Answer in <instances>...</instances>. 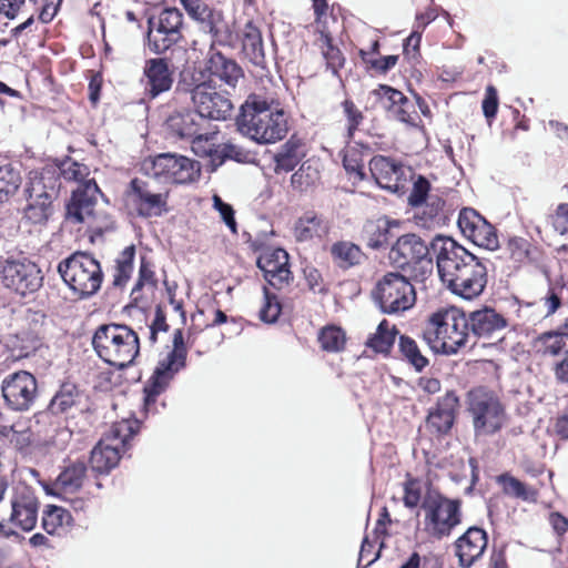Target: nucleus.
<instances>
[{
  "instance_id": "obj_1",
  "label": "nucleus",
  "mask_w": 568,
  "mask_h": 568,
  "mask_svg": "<svg viewBox=\"0 0 568 568\" xmlns=\"http://www.w3.org/2000/svg\"><path fill=\"white\" fill-rule=\"evenodd\" d=\"M237 130L260 144L275 143L287 133V118L280 103L261 94H250L240 108Z\"/></svg>"
},
{
  "instance_id": "obj_2",
  "label": "nucleus",
  "mask_w": 568,
  "mask_h": 568,
  "mask_svg": "<svg viewBox=\"0 0 568 568\" xmlns=\"http://www.w3.org/2000/svg\"><path fill=\"white\" fill-rule=\"evenodd\" d=\"M92 346L104 363L120 371L131 366L140 354V338L125 324L100 325L93 334Z\"/></svg>"
},
{
  "instance_id": "obj_3",
  "label": "nucleus",
  "mask_w": 568,
  "mask_h": 568,
  "mask_svg": "<svg viewBox=\"0 0 568 568\" xmlns=\"http://www.w3.org/2000/svg\"><path fill=\"white\" fill-rule=\"evenodd\" d=\"M430 251L432 242L428 244L422 236L415 233L398 234L387 258L393 267L407 274L414 282L423 283L434 270Z\"/></svg>"
},
{
  "instance_id": "obj_4",
  "label": "nucleus",
  "mask_w": 568,
  "mask_h": 568,
  "mask_svg": "<svg viewBox=\"0 0 568 568\" xmlns=\"http://www.w3.org/2000/svg\"><path fill=\"white\" fill-rule=\"evenodd\" d=\"M61 189L59 170L45 166L40 172H32L24 189L28 204L24 216L33 224H44L53 213V201Z\"/></svg>"
},
{
  "instance_id": "obj_5",
  "label": "nucleus",
  "mask_w": 568,
  "mask_h": 568,
  "mask_svg": "<svg viewBox=\"0 0 568 568\" xmlns=\"http://www.w3.org/2000/svg\"><path fill=\"white\" fill-rule=\"evenodd\" d=\"M140 430L138 419H123L113 424L109 435L101 439L91 450V470L99 475L109 474L118 466L122 453L130 446V439Z\"/></svg>"
},
{
  "instance_id": "obj_6",
  "label": "nucleus",
  "mask_w": 568,
  "mask_h": 568,
  "mask_svg": "<svg viewBox=\"0 0 568 568\" xmlns=\"http://www.w3.org/2000/svg\"><path fill=\"white\" fill-rule=\"evenodd\" d=\"M63 282L79 298L94 295L101 287L103 273L100 263L84 252H77L58 264Z\"/></svg>"
},
{
  "instance_id": "obj_7",
  "label": "nucleus",
  "mask_w": 568,
  "mask_h": 568,
  "mask_svg": "<svg viewBox=\"0 0 568 568\" xmlns=\"http://www.w3.org/2000/svg\"><path fill=\"white\" fill-rule=\"evenodd\" d=\"M425 513L424 529L435 539L450 536L462 524V501L450 499L435 489H428L422 501Z\"/></svg>"
},
{
  "instance_id": "obj_8",
  "label": "nucleus",
  "mask_w": 568,
  "mask_h": 568,
  "mask_svg": "<svg viewBox=\"0 0 568 568\" xmlns=\"http://www.w3.org/2000/svg\"><path fill=\"white\" fill-rule=\"evenodd\" d=\"M413 278L403 272H387L376 283L372 296L379 311L393 315L412 308L416 302Z\"/></svg>"
},
{
  "instance_id": "obj_9",
  "label": "nucleus",
  "mask_w": 568,
  "mask_h": 568,
  "mask_svg": "<svg viewBox=\"0 0 568 568\" xmlns=\"http://www.w3.org/2000/svg\"><path fill=\"white\" fill-rule=\"evenodd\" d=\"M468 413L476 437L495 435L506 422L504 405L493 392L484 387L468 393Z\"/></svg>"
},
{
  "instance_id": "obj_10",
  "label": "nucleus",
  "mask_w": 568,
  "mask_h": 568,
  "mask_svg": "<svg viewBox=\"0 0 568 568\" xmlns=\"http://www.w3.org/2000/svg\"><path fill=\"white\" fill-rule=\"evenodd\" d=\"M2 284L20 297H32L43 286L40 266L26 256L8 257L1 268Z\"/></svg>"
},
{
  "instance_id": "obj_11",
  "label": "nucleus",
  "mask_w": 568,
  "mask_h": 568,
  "mask_svg": "<svg viewBox=\"0 0 568 568\" xmlns=\"http://www.w3.org/2000/svg\"><path fill=\"white\" fill-rule=\"evenodd\" d=\"M143 171L159 183L185 184L200 175L196 161L176 153H161L144 161Z\"/></svg>"
},
{
  "instance_id": "obj_12",
  "label": "nucleus",
  "mask_w": 568,
  "mask_h": 568,
  "mask_svg": "<svg viewBox=\"0 0 568 568\" xmlns=\"http://www.w3.org/2000/svg\"><path fill=\"white\" fill-rule=\"evenodd\" d=\"M183 14L176 8H165L148 18V45L154 54L165 53L182 39Z\"/></svg>"
},
{
  "instance_id": "obj_13",
  "label": "nucleus",
  "mask_w": 568,
  "mask_h": 568,
  "mask_svg": "<svg viewBox=\"0 0 568 568\" xmlns=\"http://www.w3.org/2000/svg\"><path fill=\"white\" fill-rule=\"evenodd\" d=\"M185 366L186 357L172 352H169L163 359L159 361L143 388V412L145 415L158 412L155 406L158 396L168 389L175 375Z\"/></svg>"
},
{
  "instance_id": "obj_14",
  "label": "nucleus",
  "mask_w": 568,
  "mask_h": 568,
  "mask_svg": "<svg viewBox=\"0 0 568 568\" xmlns=\"http://www.w3.org/2000/svg\"><path fill=\"white\" fill-rule=\"evenodd\" d=\"M432 251L436 254L438 274L444 283L479 258L454 239L443 235L432 240Z\"/></svg>"
},
{
  "instance_id": "obj_15",
  "label": "nucleus",
  "mask_w": 568,
  "mask_h": 568,
  "mask_svg": "<svg viewBox=\"0 0 568 568\" xmlns=\"http://www.w3.org/2000/svg\"><path fill=\"white\" fill-rule=\"evenodd\" d=\"M81 397V390L75 384L63 383L50 400L48 408L34 415V426L38 427L37 433L45 438H51L59 424L57 417L77 406Z\"/></svg>"
},
{
  "instance_id": "obj_16",
  "label": "nucleus",
  "mask_w": 568,
  "mask_h": 568,
  "mask_svg": "<svg viewBox=\"0 0 568 568\" xmlns=\"http://www.w3.org/2000/svg\"><path fill=\"white\" fill-rule=\"evenodd\" d=\"M1 393L8 408L16 412L29 410L38 396L36 377L27 371L7 375L1 383Z\"/></svg>"
},
{
  "instance_id": "obj_17",
  "label": "nucleus",
  "mask_w": 568,
  "mask_h": 568,
  "mask_svg": "<svg viewBox=\"0 0 568 568\" xmlns=\"http://www.w3.org/2000/svg\"><path fill=\"white\" fill-rule=\"evenodd\" d=\"M186 12L197 23L202 32L211 36V50L215 44L233 45V31L221 10L210 7L203 0H199Z\"/></svg>"
},
{
  "instance_id": "obj_18",
  "label": "nucleus",
  "mask_w": 568,
  "mask_h": 568,
  "mask_svg": "<svg viewBox=\"0 0 568 568\" xmlns=\"http://www.w3.org/2000/svg\"><path fill=\"white\" fill-rule=\"evenodd\" d=\"M193 105L206 122L209 120L225 121L234 111L229 91L221 90L211 80L201 83L195 92Z\"/></svg>"
},
{
  "instance_id": "obj_19",
  "label": "nucleus",
  "mask_w": 568,
  "mask_h": 568,
  "mask_svg": "<svg viewBox=\"0 0 568 568\" xmlns=\"http://www.w3.org/2000/svg\"><path fill=\"white\" fill-rule=\"evenodd\" d=\"M144 100H154L169 92L174 83V68L166 58H150L144 61L139 80Z\"/></svg>"
},
{
  "instance_id": "obj_20",
  "label": "nucleus",
  "mask_w": 568,
  "mask_h": 568,
  "mask_svg": "<svg viewBox=\"0 0 568 568\" xmlns=\"http://www.w3.org/2000/svg\"><path fill=\"white\" fill-rule=\"evenodd\" d=\"M9 523L23 531H31L38 523L40 503L32 487L19 484L10 496Z\"/></svg>"
},
{
  "instance_id": "obj_21",
  "label": "nucleus",
  "mask_w": 568,
  "mask_h": 568,
  "mask_svg": "<svg viewBox=\"0 0 568 568\" xmlns=\"http://www.w3.org/2000/svg\"><path fill=\"white\" fill-rule=\"evenodd\" d=\"M462 233L475 245L494 251L499 247L495 227L476 210L464 207L458 216Z\"/></svg>"
},
{
  "instance_id": "obj_22",
  "label": "nucleus",
  "mask_w": 568,
  "mask_h": 568,
  "mask_svg": "<svg viewBox=\"0 0 568 568\" xmlns=\"http://www.w3.org/2000/svg\"><path fill=\"white\" fill-rule=\"evenodd\" d=\"M452 293L471 300L479 296L487 285V266L483 258H477L467 267L445 282Z\"/></svg>"
},
{
  "instance_id": "obj_23",
  "label": "nucleus",
  "mask_w": 568,
  "mask_h": 568,
  "mask_svg": "<svg viewBox=\"0 0 568 568\" xmlns=\"http://www.w3.org/2000/svg\"><path fill=\"white\" fill-rule=\"evenodd\" d=\"M98 196H103L94 179L80 183L72 191L71 199L67 204V219L73 223H85L89 219H95L94 206Z\"/></svg>"
},
{
  "instance_id": "obj_24",
  "label": "nucleus",
  "mask_w": 568,
  "mask_h": 568,
  "mask_svg": "<svg viewBox=\"0 0 568 568\" xmlns=\"http://www.w3.org/2000/svg\"><path fill=\"white\" fill-rule=\"evenodd\" d=\"M467 318L475 345L480 338H499L501 331L507 326V320L488 306L467 312Z\"/></svg>"
},
{
  "instance_id": "obj_25",
  "label": "nucleus",
  "mask_w": 568,
  "mask_h": 568,
  "mask_svg": "<svg viewBox=\"0 0 568 568\" xmlns=\"http://www.w3.org/2000/svg\"><path fill=\"white\" fill-rule=\"evenodd\" d=\"M132 192V204L141 217L162 216L166 211L168 195L155 193L150 190L149 184L139 179L130 182Z\"/></svg>"
},
{
  "instance_id": "obj_26",
  "label": "nucleus",
  "mask_w": 568,
  "mask_h": 568,
  "mask_svg": "<svg viewBox=\"0 0 568 568\" xmlns=\"http://www.w3.org/2000/svg\"><path fill=\"white\" fill-rule=\"evenodd\" d=\"M459 398L454 390H448L439 397L434 408H430L426 418L427 428L437 434L446 435L454 426Z\"/></svg>"
},
{
  "instance_id": "obj_27",
  "label": "nucleus",
  "mask_w": 568,
  "mask_h": 568,
  "mask_svg": "<svg viewBox=\"0 0 568 568\" xmlns=\"http://www.w3.org/2000/svg\"><path fill=\"white\" fill-rule=\"evenodd\" d=\"M487 542V534L484 529L476 526L469 527L455 542L459 565L464 568L470 567L483 555Z\"/></svg>"
},
{
  "instance_id": "obj_28",
  "label": "nucleus",
  "mask_w": 568,
  "mask_h": 568,
  "mask_svg": "<svg viewBox=\"0 0 568 568\" xmlns=\"http://www.w3.org/2000/svg\"><path fill=\"white\" fill-rule=\"evenodd\" d=\"M399 221L383 216L375 221H368L364 225L363 236L369 248L381 250L387 246L390 247L399 234Z\"/></svg>"
},
{
  "instance_id": "obj_29",
  "label": "nucleus",
  "mask_w": 568,
  "mask_h": 568,
  "mask_svg": "<svg viewBox=\"0 0 568 568\" xmlns=\"http://www.w3.org/2000/svg\"><path fill=\"white\" fill-rule=\"evenodd\" d=\"M206 69L210 74L230 89H235L240 80L244 78L242 67L231 58H227L220 51L210 49V55L206 60Z\"/></svg>"
},
{
  "instance_id": "obj_30",
  "label": "nucleus",
  "mask_w": 568,
  "mask_h": 568,
  "mask_svg": "<svg viewBox=\"0 0 568 568\" xmlns=\"http://www.w3.org/2000/svg\"><path fill=\"white\" fill-rule=\"evenodd\" d=\"M369 170L382 189L396 193L403 187L400 181L404 175V169L400 163L389 158L377 155L371 160Z\"/></svg>"
},
{
  "instance_id": "obj_31",
  "label": "nucleus",
  "mask_w": 568,
  "mask_h": 568,
  "mask_svg": "<svg viewBox=\"0 0 568 568\" xmlns=\"http://www.w3.org/2000/svg\"><path fill=\"white\" fill-rule=\"evenodd\" d=\"M209 125L202 115L194 110H183L172 113L166 120L168 130L179 139L191 140Z\"/></svg>"
},
{
  "instance_id": "obj_32",
  "label": "nucleus",
  "mask_w": 568,
  "mask_h": 568,
  "mask_svg": "<svg viewBox=\"0 0 568 568\" xmlns=\"http://www.w3.org/2000/svg\"><path fill=\"white\" fill-rule=\"evenodd\" d=\"M429 325L434 327L436 336L447 334V329L456 333H470L467 312L456 306L434 313L429 318Z\"/></svg>"
},
{
  "instance_id": "obj_33",
  "label": "nucleus",
  "mask_w": 568,
  "mask_h": 568,
  "mask_svg": "<svg viewBox=\"0 0 568 568\" xmlns=\"http://www.w3.org/2000/svg\"><path fill=\"white\" fill-rule=\"evenodd\" d=\"M87 464L83 459L70 460L58 475L53 487L55 495L78 493L87 480Z\"/></svg>"
},
{
  "instance_id": "obj_34",
  "label": "nucleus",
  "mask_w": 568,
  "mask_h": 568,
  "mask_svg": "<svg viewBox=\"0 0 568 568\" xmlns=\"http://www.w3.org/2000/svg\"><path fill=\"white\" fill-rule=\"evenodd\" d=\"M331 230L329 221L314 211L305 212L294 225V237L297 242H310L325 237Z\"/></svg>"
},
{
  "instance_id": "obj_35",
  "label": "nucleus",
  "mask_w": 568,
  "mask_h": 568,
  "mask_svg": "<svg viewBox=\"0 0 568 568\" xmlns=\"http://www.w3.org/2000/svg\"><path fill=\"white\" fill-rule=\"evenodd\" d=\"M242 53L253 65L266 69V57L261 30L252 22L241 31Z\"/></svg>"
},
{
  "instance_id": "obj_36",
  "label": "nucleus",
  "mask_w": 568,
  "mask_h": 568,
  "mask_svg": "<svg viewBox=\"0 0 568 568\" xmlns=\"http://www.w3.org/2000/svg\"><path fill=\"white\" fill-rule=\"evenodd\" d=\"M334 263L342 270L359 265L365 258L362 248L351 241H337L329 248Z\"/></svg>"
},
{
  "instance_id": "obj_37",
  "label": "nucleus",
  "mask_w": 568,
  "mask_h": 568,
  "mask_svg": "<svg viewBox=\"0 0 568 568\" xmlns=\"http://www.w3.org/2000/svg\"><path fill=\"white\" fill-rule=\"evenodd\" d=\"M39 334L32 329H21L9 336L7 346L17 358H26L36 353L41 346Z\"/></svg>"
},
{
  "instance_id": "obj_38",
  "label": "nucleus",
  "mask_w": 568,
  "mask_h": 568,
  "mask_svg": "<svg viewBox=\"0 0 568 568\" xmlns=\"http://www.w3.org/2000/svg\"><path fill=\"white\" fill-rule=\"evenodd\" d=\"M538 342L542 346L545 355L558 356L568 354V323L557 329L548 331L539 335Z\"/></svg>"
},
{
  "instance_id": "obj_39",
  "label": "nucleus",
  "mask_w": 568,
  "mask_h": 568,
  "mask_svg": "<svg viewBox=\"0 0 568 568\" xmlns=\"http://www.w3.org/2000/svg\"><path fill=\"white\" fill-rule=\"evenodd\" d=\"M398 331L396 326H390L387 320H383L367 342L366 346L376 353L388 354L393 347Z\"/></svg>"
},
{
  "instance_id": "obj_40",
  "label": "nucleus",
  "mask_w": 568,
  "mask_h": 568,
  "mask_svg": "<svg viewBox=\"0 0 568 568\" xmlns=\"http://www.w3.org/2000/svg\"><path fill=\"white\" fill-rule=\"evenodd\" d=\"M217 132L211 131L206 126L200 131V134L192 138L191 149L201 158H210L211 163L214 166L216 162V153L220 145L216 144Z\"/></svg>"
},
{
  "instance_id": "obj_41",
  "label": "nucleus",
  "mask_w": 568,
  "mask_h": 568,
  "mask_svg": "<svg viewBox=\"0 0 568 568\" xmlns=\"http://www.w3.org/2000/svg\"><path fill=\"white\" fill-rule=\"evenodd\" d=\"M301 144L298 141L290 139L274 155L275 172H291L293 171L301 161L300 150Z\"/></svg>"
},
{
  "instance_id": "obj_42",
  "label": "nucleus",
  "mask_w": 568,
  "mask_h": 568,
  "mask_svg": "<svg viewBox=\"0 0 568 568\" xmlns=\"http://www.w3.org/2000/svg\"><path fill=\"white\" fill-rule=\"evenodd\" d=\"M73 518L69 510L55 506L48 505L42 515V528L49 534H58L60 528L72 525Z\"/></svg>"
},
{
  "instance_id": "obj_43",
  "label": "nucleus",
  "mask_w": 568,
  "mask_h": 568,
  "mask_svg": "<svg viewBox=\"0 0 568 568\" xmlns=\"http://www.w3.org/2000/svg\"><path fill=\"white\" fill-rule=\"evenodd\" d=\"M398 349L402 358L406 361L418 373L428 366L429 361L424 356L416 341L407 335H400L398 338Z\"/></svg>"
},
{
  "instance_id": "obj_44",
  "label": "nucleus",
  "mask_w": 568,
  "mask_h": 568,
  "mask_svg": "<svg viewBox=\"0 0 568 568\" xmlns=\"http://www.w3.org/2000/svg\"><path fill=\"white\" fill-rule=\"evenodd\" d=\"M22 178L19 169L11 163L0 165V203L7 202L16 194L21 185Z\"/></svg>"
},
{
  "instance_id": "obj_45",
  "label": "nucleus",
  "mask_w": 568,
  "mask_h": 568,
  "mask_svg": "<svg viewBox=\"0 0 568 568\" xmlns=\"http://www.w3.org/2000/svg\"><path fill=\"white\" fill-rule=\"evenodd\" d=\"M257 267L263 272V276L272 275L282 270L290 268L288 254L283 248H274L262 253L257 261Z\"/></svg>"
},
{
  "instance_id": "obj_46",
  "label": "nucleus",
  "mask_w": 568,
  "mask_h": 568,
  "mask_svg": "<svg viewBox=\"0 0 568 568\" xmlns=\"http://www.w3.org/2000/svg\"><path fill=\"white\" fill-rule=\"evenodd\" d=\"M436 341L440 342L442 353L445 355H454L463 348L471 349L475 347L471 333H456L447 329V334L436 336Z\"/></svg>"
},
{
  "instance_id": "obj_47",
  "label": "nucleus",
  "mask_w": 568,
  "mask_h": 568,
  "mask_svg": "<svg viewBox=\"0 0 568 568\" xmlns=\"http://www.w3.org/2000/svg\"><path fill=\"white\" fill-rule=\"evenodd\" d=\"M497 483L503 486V490L506 495L525 500L535 501L537 491L529 489L524 483L516 477L505 473L497 477Z\"/></svg>"
},
{
  "instance_id": "obj_48",
  "label": "nucleus",
  "mask_w": 568,
  "mask_h": 568,
  "mask_svg": "<svg viewBox=\"0 0 568 568\" xmlns=\"http://www.w3.org/2000/svg\"><path fill=\"white\" fill-rule=\"evenodd\" d=\"M53 166L59 170V181L63 178L67 181L77 182L79 185L90 180L88 179L90 169L83 163L73 161L71 158H65L58 165Z\"/></svg>"
},
{
  "instance_id": "obj_49",
  "label": "nucleus",
  "mask_w": 568,
  "mask_h": 568,
  "mask_svg": "<svg viewBox=\"0 0 568 568\" xmlns=\"http://www.w3.org/2000/svg\"><path fill=\"white\" fill-rule=\"evenodd\" d=\"M135 247L133 245L125 247L116 260L115 273L113 275V285L124 286L133 272V261Z\"/></svg>"
},
{
  "instance_id": "obj_50",
  "label": "nucleus",
  "mask_w": 568,
  "mask_h": 568,
  "mask_svg": "<svg viewBox=\"0 0 568 568\" xmlns=\"http://www.w3.org/2000/svg\"><path fill=\"white\" fill-rule=\"evenodd\" d=\"M317 41L321 43L323 55L326 60L327 68L332 70L334 75L338 74V70L343 68L345 58L341 50L333 45L332 38L328 33L321 31Z\"/></svg>"
},
{
  "instance_id": "obj_51",
  "label": "nucleus",
  "mask_w": 568,
  "mask_h": 568,
  "mask_svg": "<svg viewBox=\"0 0 568 568\" xmlns=\"http://www.w3.org/2000/svg\"><path fill=\"white\" fill-rule=\"evenodd\" d=\"M318 342L324 351L337 353L344 348L346 336L341 327L326 326L321 329L318 334Z\"/></svg>"
},
{
  "instance_id": "obj_52",
  "label": "nucleus",
  "mask_w": 568,
  "mask_h": 568,
  "mask_svg": "<svg viewBox=\"0 0 568 568\" xmlns=\"http://www.w3.org/2000/svg\"><path fill=\"white\" fill-rule=\"evenodd\" d=\"M372 94L381 102L382 106L390 114L398 103H406V95L387 84H379Z\"/></svg>"
},
{
  "instance_id": "obj_53",
  "label": "nucleus",
  "mask_w": 568,
  "mask_h": 568,
  "mask_svg": "<svg viewBox=\"0 0 568 568\" xmlns=\"http://www.w3.org/2000/svg\"><path fill=\"white\" fill-rule=\"evenodd\" d=\"M264 304L260 311V318L267 324L275 323L281 314L282 306L276 294L271 293L267 286L263 287Z\"/></svg>"
},
{
  "instance_id": "obj_54",
  "label": "nucleus",
  "mask_w": 568,
  "mask_h": 568,
  "mask_svg": "<svg viewBox=\"0 0 568 568\" xmlns=\"http://www.w3.org/2000/svg\"><path fill=\"white\" fill-rule=\"evenodd\" d=\"M359 55H361L363 62L369 69H373L383 74L388 72L392 68H394L398 61V55H395V54L378 57V58H371V53L366 52L364 49L359 50Z\"/></svg>"
},
{
  "instance_id": "obj_55",
  "label": "nucleus",
  "mask_w": 568,
  "mask_h": 568,
  "mask_svg": "<svg viewBox=\"0 0 568 568\" xmlns=\"http://www.w3.org/2000/svg\"><path fill=\"white\" fill-rule=\"evenodd\" d=\"M430 183L423 176L418 175L413 183V189L408 195V204L412 207L422 206L429 196Z\"/></svg>"
},
{
  "instance_id": "obj_56",
  "label": "nucleus",
  "mask_w": 568,
  "mask_h": 568,
  "mask_svg": "<svg viewBox=\"0 0 568 568\" xmlns=\"http://www.w3.org/2000/svg\"><path fill=\"white\" fill-rule=\"evenodd\" d=\"M422 31L420 30H414L412 31L410 36L404 41L403 50L405 58L408 60V62L415 67L420 62V41H422Z\"/></svg>"
},
{
  "instance_id": "obj_57",
  "label": "nucleus",
  "mask_w": 568,
  "mask_h": 568,
  "mask_svg": "<svg viewBox=\"0 0 568 568\" xmlns=\"http://www.w3.org/2000/svg\"><path fill=\"white\" fill-rule=\"evenodd\" d=\"M510 258L517 263H524L529 260L530 243L528 240L519 236L510 237L507 244Z\"/></svg>"
},
{
  "instance_id": "obj_58",
  "label": "nucleus",
  "mask_w": 568,
  "mask_h": 568,
  "mask_svg": "<svg viewBox=\"0 0 568 568\" xmlns=\"http://www.w3.org/2000/svg\"><path fill=\"white\" fill-rule=\"evenodd\" d=\"M247 154L246 152L235 145V144H231V143H224L222 145L219 146L217 149V153H216V162L214 164V170L222 165L225 160H234L236 162H243L245 159H246Z\"/></svg>"
},
{
  "instance_id": "obj_59",
  "label": "nucleus",
  "mask_w": 568,
  "mask_h": 568,
  "mask_svg": "<svg viewBox=\"0 0 568 568\" xmlns=\"http://www.w3.org/2000/svg\"><path fill=\"white\" fill-rule=\"evenodd\" d=\"M204 82L202 80V75L199 77L195 72L190 70H184L180 74V79L176 84V90L179 92L190 93L192 102L194 101L195 92L200 89L201 83Z\"/></svg>"
},
{
  "instance_id": "obj_60",
  "label": "nucleus",
  "mask_w": 568,
  "mask_h": 568,
  "mask_svg": "<svg viewBox=\"0 0 568 568\" xmlns=\"http://www.w3.org/2000/svg\"><path fill=\"white\" fill-rule=\"evenodd\" d=\"M213 207L220 213L222 220L233 234L237 233V224L234 216V210L231 204L224 202L221 196L213 195Z\"/></svg>"
},
{
  "instance_id": "obj_61",
  "label": "nucleus",
  "mask_w": 568,
  "mask_h": 568,
  "mask_svg": "<svg viewBox=\"0 0 568 568\" xmlns=\"http://www.w3.org/2000/svg\"><path fill=\"white\" fill-rule=\"evenodd\" d=\"M424 496L422 497L420 483L416 479H409L404 485L403 501L407 508H416L422 505Z\"/></svg>"
},
{
  "instance_id": "obj_62",
  "label": "nucleus",
  "mask_w": 568,
  "mask_h": 568,
  "mask_svg": "<svg viewBox=\"0 0 568 568\" xmlns=\"http://www.w3.org/2000/svg\"><path fill=\"white\" fill-rule=\"evenodd\" d=\"M344 114L347 119V133L348 136L352 138L362 123L364 116L363 113L356 108L355 103L352 100L346 99L342 103Z\"/></svg>"
},
{
  "instance_id": "obj_63",
  "label": "nucleus",
  "mask_w": 568,
  "mask_h": 568,
  "mask_svg": "<svg viewBox=\"0 0 568 568\" xmlns=\"http://www.w3.org/2000/svg\"><path fill=\"white\" fill-rule=\"evenodd\" d=\"M18 426L19 425H12L10 427H4L3 430H2V434L8 436L9 433H11V443H13L16 445L17 448H19L20 450L27 448L31 442H32V430L31 428L33 426H30L29 428H26V429H18Z\"/></svg>"
},
{
  "instance_id": "obj_64",
  "label": "nucleus",
  "mask_w": 568,
  "mask_h": 568,
  "mask_svg": "<svg viewBox=\"0 0 568 568\" xmlns=\"http://www.w3.org/2000/svg\"><path fill=\"white\" fill-rule=\"evenodd\" d=\"M303 274L310 291H312L315 294L327 293V288L324 284L323 276L317 268L313 266H306L303 270Z\"/></svg>"
}]
</instances>
